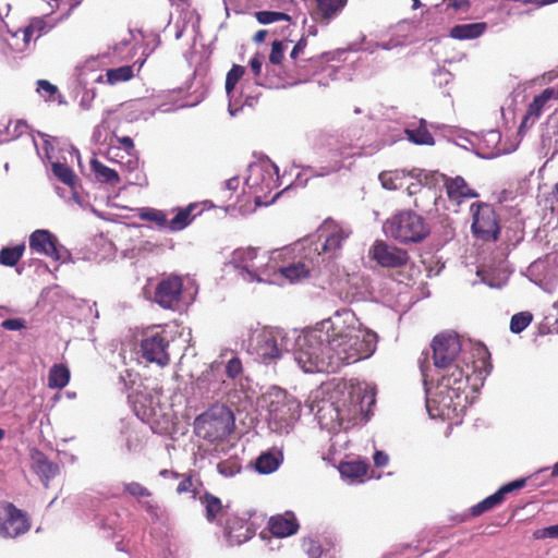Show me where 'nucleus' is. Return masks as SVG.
Returning <instances> with one entry per match:
<instances>
[{"mask_svg":"<svg viewBox=\"0 0 558 558\" xmlns=\"http://www.w3.org/2000/svg\"><path fill=\"white\" fill-rule=\"evenodd\" d=\"M259 259L264 260L266 256H259L254 247L238 248L232 253V263L235 267L245 270L253 279L263 272L264 264Z\"/></svg>","mask_w":558,"mask_h":558,"instance_id":"2eb2a0df","label":"nucleus"},{"mask_svg":"<svg viewBox=\"0 0 558 558\" xmlns=\"http://www.w3.org/2000/svg\"><path fill=\"white\" fill-rule=\"evenodd\" d=\"M267 409L269 423L282 429L299 418L301 404L286 391L275 390L269 395Z\"/></svg>","mask_w":558,"mask_h":558,"instance_id":"39448f33","label":"nucleus"},{"mask_svg":"<svg viewBox=\"0 0 558 558\" xmlns=\"http://www.w3.org/2000/svg\"><path fill=\"white\" fill-rule=\"evenodd\" d=\"M5 502H0V536L8 538Z\"/></svg>","mask_w":558,"mask_h":558,"instance_id":"bf43d9fd","label":"nucleus"},{"mask_svg":"<svg viewBox=\"0 0 558 558\" xmlns=\"http://www.w3.org/2000/svg\"><path fill=\"white\" fill-rule=\"evenodd\" d=\"M472 215L471 231L474 238L483 242H496L500 235V217L493 205L477 202L470 206Z\"/></svg>","mask_w":558,"mask_h":558,"instance_id":"20e7f679","label":"nucleus"},{"mask_svg":"<svg viewBox=\"0 0 558 558\" xmlns=\"http://www.w3.org/2000/svg\"><path fill=\"white\" fill-rule=\"evenodd\" d=\"M526 484L525 478H520L508 484L502 485L496 493L486 497L478 504L471 508V514L473 517H480L486 511L501 505L505 500V496L513 490L523 488Z\"/></svg>","mask_w":558,"mask_h":558,"instance_id":"dca6fc26","label":"nucleus"},{"mask_svg":"<svg viewBox=\"0 0 558 558\" xmlns=\"http://www.w3.org/2000/svg\"><path fill=\"white\" fill-rule=\"evenodd\" d=\"M535 539L558 538V523L544 529L536 530L533 533Z\"/></svg>","mask_w":558,"mask_h":558,"instance_id":"5fc2aeb1","label":"nucleus"},{"mask_svg":"<svg viewBox=\"0 0 558 558\" xmlns=\"http://www.w3.org/2000/svg\"><path fill=\"white\" fill-rule=\"evenodd\" d=\"M307 45V38L301 37L298 43L294 45L293 49L290 52L291 60H298L299 56L303 53L305 47Z\"/></svg>","mask_w":558,"mask_h":558,"instance_id":"13d9d810","label":"nucleus"},{"mask_svg":"<svg viewBox=\"0 0 558 558\" xmlns=\"http://www.w3.org/2000/svg\"><path fill=\"white\" fill-rule=\"evenodd\" d=\"M107 81L110 84L126 82L133 77V69L130 65H123L117 69H110L106 73Z\"/></svg>","mask_w":558,"mask_h":558,"instance_id":"a19ab883","label":"nucleus"},{"mask_svg":"<svg viewBox=\"0 0 558 558\" xmlns=\"http://www.w3.org/2000/svg\"><path fill=\"white\" fill-rule=\"evenodd\" d=\"M280 460L271 452H264L256 459V470L260 474H269L278 469Z\"/></svg>","mask_w":558,"mask_h":558,"instance_id":"c9c22d12","label":"nucleus"},{"mask_svg":"<svg viewBox=\"0 0 558 558\" xmlns=\"http://www.w3.org/2000/svg\"><path fill=\"white\" fill-rule=\"evenodd\" d=\"M5 509L8 537H17L31 529L29 520L22 510L12 502H5Z\"/></svg>","mask_w":558,"mask_h":558,"instance_id":"a211bd4d","label":"nucleus"},{"mask_svg":"<svg viewBox=\"0 0 558 558\" xmlns=\"http://www.w3.org/2000/svg\"><path fill=\"white\" fill-rule=\"evenodd\" d=\"M41 22H34L24 29V40L28 41L35 31H38V37L41 35Z\"/></svg>","mask_w":558,"mask_h":558,"instance_id":"0e129e2a","label":"nucleus"},{"mask_svg":"<svg viewBox=\"0 0 558 558\" xmlns=\"http://www.w3.org/2000/svg\"><path fill=\"white\" fill-rule=\"evenodd\" d=\"M369 256L378 265L386 268H398L407 265L409 254L405 250L376 241L369 250Z\"/></svg>","mask_w":558,"mask_h":558,"instance_id":"f8f14e48","label":"nucleus"},{"mask_svg":"<svg viewBox=\"0 0 558 558\" xmlns=\"http://www.w3.org/2000/svg\"><path fill=\"white\" fill-rule=\"evenodd\" d=\"M234 428L232 412L225 405H215L195 418V434L209 441L226 439Z\"/></svg>","mask_w":558,"mask_h":558,"instance_id":"f03ea898","label":"nucleus"},{"mask_svg":"<svg viewBox=\"0 0 558 558\" xmlns=\"http://www.w3.org/2000/svg\"><path fill=\"white\" fill-rule=\"evenodd\" d=\"M332 59L333 57L330 52H324L317 57L293 60L287 66L286 71L287 77L290 80L289 83L295 85L307 82L323 68L324 62H328Z\"/></svg>","mask_w":558,"mask_h":558,"instance_id":"9d476101","label":"nucleus"},{"mask_svg":"<svg viewBox=\"0 0 558 558\" xmlns=\"http://www.w3.org/2000/svg\"><path fill=\"white\" fill-rule=\"evenodd\" d=\"M53 174L68 186L73 187L75 185L76 175L74 171L65 163L54 162L52 163Z\"/></svg>","mask_w":558,"mask_h":558,"instance_id":"4c0bfd02","label":"nucleus"},{"mask_svg":"<svg viewBox=\"0 0 558 558\" xmlns=\"http://www.w3.org/2000/svg\"><path fill=\"white\" fill-rule=\"evenodd\" d=\"M255 17L260 24H270L275 22L286 21L290 22L291 17L289 14L283 12H275V11H257L255 12Z\"/></svg>","mask_w":558,"mask_h":558,"instance_id":"37998d69","label":"nucleus"},{"mask_svg":"<svg viewBox=\"0 0 558 558\" xmlns=\"http://www.w3.org/2000/svg\"><path fill=\"white\" fill-rule=\"evenodd\" d=\"M198 207V204L193 203L184 208H179L175 216L169 220L168 229L172 232H177L186 228L189 225H191L194 218L201 214L202 210L195 213Z\"/></svg>","mask_w":558,"mask_h":558,"instance_id":"b1692460","label":"nucleus"},{"mask_svg":"<svg viewBox=\"0 0 558 558\" xmlns=\"http://www.w3.org/2000/svg\"><path fill=\"white\" fill-rule=\"evenodd\" d=\"M123 489L125 493H128L129 495L136 497V498L151 496V492L138 482L125 483L123 485Z\"/></svg>","mask_w":558,"mask_h":558,"instance_id":"49530a36","label":"nucleus"},{"mask_svg":"<svg viewBox=\"0 0 558 558\" xmlns=\"http://www.w3.org/2000/svg\"><path fill=\"white\" fill-rule=\"evenodd\" d=\"M347 0H316L314 15L328 23L344 5Z\"/></svg>","mask_w":558,"mask_h":558,"instance_id":"a878e982","label":"nucleus"},{"mask_svg":"<svg viewBox=\"0 0 558 558\" xmlns=\"http://www.w3.org/2000/svg\"><path fill=\"white\" fill-rule=\"evenodd\" d=\"M286 46L280 40H275L271 45L269 61L272 64H280L284 58Z\"/></svg>","mask_w":558,"mask_h":558,"instance_id":"8fccbe9b","label":"nucleus"},{"mask_svg":"<svg viewBox=\"0 0 558 558\" xmlns=\"http://www.w3.org/2000/svg\"><path fill=\"white\" fill-rule=\"evenodd\" d=\"M216 369L211 366L210 369H206L202 373V375L196 379V385L199 389H204L207 392L211 390V377L215 376Z\"/></svg>","mask_w":558,"mask_h":558,"instance_id":"864d4df0","label":"nucleus"},{"mask_svg":"<svg viewBox=\"0 0 558 558\" xmlns=\"http://www.w3.org/2000/svg\"><path fill=\"white\" fill-rule=\"evenodd\" d=\"M326 338L310 333L296 341L294 360L305 373H337L344 365L368 357L376 349L377 335L331 322Z\"/></svg>","mask_w":558,"mask_h":558,"instance_id":"f257e3e1","label":"nucleus"},{"mask_svg":"<svg viewBox=\"0 0 558 558\" xmlns=\"http://www.w3.org/2000/svg\"><path fill=\"white\" fill-rule=\"evenodd\" d=\"M26 245L25 243L17 244L15 246H5L0 250V265L7 267H14L17 265L20 259L23 257Z\"/></svg>","mask_w":558,"mask_h":558,"instance_id":"2f4dec72","label":"nucleus"},{"mask_svg":"<svg viewBox=\"0 0 558 558\" xmlns=\"http://www.w3.org/2000/svg\"><path fill=\"white\" fill-rule=\"evenodd\" d=\"M264 62V57L259 53H256L250 61V66L255 76H258L262 71V65Z\"/></svg>","mask_w":558,"mask_h":558,"instance_id":"052dcab7","label":"nucleus"},{"mask_svg":"<svg viewBox=\"0 0 558 558\" xmlns=\"http://www.w3.org/2000/svg\"><path fill=\"white\" fill-rule=\"evenodd\" d=\"M390 235L398 242L418 243L429 234L426 220L412 210H403L393 215L386 223Z\"/></svg>","mask_w":558,"mask_h":558,"instance_id":"7ed1b4c3","label":"nucleus"},{"mask_svg":"<svg viewBox=\"0 0 558 558\" xmlns=\"http://www.w3.org/2000/svg\"><path fill=\"white\" fill-rule=\"evenodd\" d=\"M199 501L205 508L206 520L210 523L219 521L220 517L223 514L221 500L217 496L206 492L199 498Z\"/></svg>","mask_w":558,"mask_h":558,"instance_id":"bb28decb","label":"nucleus"},{"mask_svg":"<svg viewBox=\"0 0 558 558\" xmlns=\"http://www.w3.org/2000/svg\"><path fill=\"white\" fill-rule=\"evenodd\" d=\"M245 73V68L239 64H234L231 70L227 73L226 77V92L230 94L236 86L238 82L242 78Z\"/></svg>","mask_w":558,"mask_h":558,"instance_id":"c03bdc74","label":"nucleus"},{"mask_svg":"<svg viewBox=\"0 0 558 558\" xmlns=\"http://www.w3.org/2000/svg\"><path fill=\"white\" fill-rule=\"evenodd\" d=\"M31 461L32 470L40 477L46 486L49 481L54 478L59 473V465L49 461L46 454L37 449L31 452Z\"/></svg>","mask_w":558,"mask_h":558,"instance_id":"aec40b11","label":"nucleus"},{"mask_svg":"<svg viewBox=\"0 0 558 558\" xmlns=\"http://www.w3.org/2000/svg\"><path fill=\"white\" fill-rule=\"evenodd\" d=\"M533 320V315L530 312H520L514 314L510 320V330L513 333L523 331Z\"/></svg>","mask_w":558,"mask_h":558,"instance_id":"79ce46f5","label":"nucleus"},{"mask_svg":"<svg viewBox=\"0 0 558 558\" xmlns=\"http://www.w3.org/2000/svg\"><path fill=\"white\" fill-rule=\"evenodd\" d=\"M407 190H408V193L410 195H412V194H422V193L426 195V194L429 193V191L425 190L420 183H411L407 187Z\"/></svg>","mask_w":558,"mask_h":558,"instance_id":"338daca9","label":"nucleus"},{"mask_svg":"<svg viewBox=\"0 0 558 558\" xmlns=\"http://www.w3.org/2000/svg\"><path fill=\"white\" fill-rule=\"evenodd\" d=\"M444 186L448 198L458 205L469 198H475L478 193L469 186L464 178L457 175L454 178L444 177Z\"/></svg>","mask_w":558,"mask_h":558,"instance_id":"f3484780","label":"nucleus"},{"mask_svg":"<svg viewBox=\"0 0 558 558\" xmlns=\"http://www.w3.org/2000/svg\"><path fill=\"white\" fill-rule=\"evenodd\" d=\"M168 347L169 342L162 333L146 335L141 342L142 357L148 363L166 366L170 362Z\"/></svg>","mask_w":558,"mask_h":558,"instance_id":"9b49d317","label":"nucleus"},{"mask_svg":"<svg viewBox=\"0 0 558 558\" xmlns=\"http://www.w3.org/2000/svg\"><path fill=\"white\" fill-rule=\"evenodd\" d=\"M260 178L262 182L265 183L266 189H269L270 185L274 183L272 175L269 172H265L263 169L257 168L256 172L253 171L251 175L246 179V184L251 189H255V203L257 205L262 204L260 198L262 196L258 194L259 192L264 191V187L258 185L257 179Z\"/></svg>","mask_w":558,"mask_h":558,"instance_id":"7c9ffc66","label":"nucleus"},{"mask_svg":"<svg viewBox=\"0 0 558 558\" xmlns=\"http://www.w3.org/2000/svg\"><path fill=\"white\" fill-rule=\"evenodd\" d=\"M226 189L229 191H236L240 186V179L238 177L230 178L225 183Z\"/></svg>","mask_w":558,"mask_h":558,"instance_id":"774afa93","label":"nucleus"},{"mask_svg":"<svg viewBox=\"0 0 558 558\" xmlns=\"http://www.w3.org/2000/svg\"><path fill=\"white\" fill-rule=\"evenodd\" d=\"M37 93L45 98V100H54V96L58 93V87L51 84L47 80H38L37 81Z\"/></svg>","mask_w":558,"mask_h":558,"instance_id":"a18cd8bd","label":"nucleus"},{"mask_svg":"<svg viewBox=\"0 0 558 558\" xmlns=\"http://www.w3.org/2000/svg\"><path fill=\"white\" fill-rule=\"evenodd\" d=\"M225 372L230 379L238 378L243 373V365L241 360L238 356L230 359L226 364Z\"/></svg>","mask_w":558,"mask_h":558,"instance_id":"09e8293b","label":"nucleus"},{"mask_svg":"<svg viewBox=\"0 0 558 558\" xmlns=\"http://www.w3.org/2000/svg\"><path fill=\"white\" fill-rule=\"evenodd\" d=\"M301 548L306 554L307 558H320L325 553L322 543L311 536L302 538Z\"/></svg>","mask_w":558,"mask_h":558,"instance_id":"58836bf2","label":"nucleus"},{"mask_svg":"<svg viewBox=\"0 0 558 558\" xmlns=\"http://www.w3.org/2000/svg\"><path fill=\"white\" fill-rule=\"evenodd\" d=\"M146 512L155 520H159L161 518V508L158 504H154L151 501H145L142 504Z\"/></svg>","mask_w":558,"mask_h":558,"instance_id":"4d7b16f0","label":"nucleus"},{"mask_svg":"<svg viewBox=\"0 0 558 558\" xmlns=\"http://www.w3.org/2000/svg\"><path fill=\"white\" fill-rule=\"evenodd\" d=\"M373 459H374V464L377 466V468H384L388 464L389 462V457L387 453H385L384 451H380V450H377L375 451L374 456H373Z\"/></svg>","mask_w":558,"mask_h":558,"instance_id":"e2e57ef3","label":"nucleus"},{"mask_svg":"<svg viewBox=\"0 0 558 558\" xmlns=\"http://www.w3.org/2000/svg\"><path fill=\"white\" fill-rule=\"evenodd\" d=\"M90 168L94 171L97 180L101 183H110L116 185L120 182L119 173L114 169L105 166L98 159L90 160Z\"/></svg>","mask_w":558,"mask_h":558,"instance_id":"c85d7f7f","label":"nucleus"},{"mask_svg":"<svg viewBox=\"0 0 558 558\" xmlns=\"http://www.w3.org/2000/svg\"><path fill=\"white\" fill-rule=\"evenodd\" d=\"M28 125L23 120L10 121L7 126V132L12 137H20L27 132Z\"/></svg>","mask_w":558,"mask_h":558,"instance_id":"3c124183","label":"nucleus"},{"mask_svg":"<svg viewBox=\"0 0 558 558\" xmlns=\"http://www.w3.org/2000/svg\"><path fill=\"white\" fill-rule=\"evenodd\" d=\"M255 535L253 524L239 515H229L225 522V536L231 546L241 545Z\"/></svg>","mask_w":558,"mask_h":558,"instance_id":"ddd939ff","label":"nucleus"},{"mask_svg":"<svg viewBox=\"0 0 558 558\" xmlns=\"http://www.w3.org/2000/svg\"><path fill=\"white\" fill-rule=\"evenodd\" d=\"M316 417L319 424L327 429H333L336 426H340L344 420L341 411L335 407L332 402L323 401L319 405Z\"/></svg>","mask_w":558,"mask_h":558,"instance_id":"4be33fe9","label":"nucleus"},{"mask_svg":"<svg viewBox=\"0 0 558 558\" xmlns=\"http://www.w3.org/2000/svg\"><path fill=\"white\" fill-rule=\"evenodd\" d=\"M117 142L120 144V147H122L128 154H131V151L134 149V143L130 136L117 137Z\"/></svg>","mask_w":558,"mask_h":558,"instance_id":"69168bd1","label":"nucleus"},{"mask_svg":"<svg viewBox=\"0 0 558 558\" xmlns=\"http://www.w3.org/2000/svg\"><path fill=\"white\" fill-rule=\"evenodd\" d=\"M178 494L191 493L193 498H196L197 490L194 487L192 475H184L183 480L177 486Z\"/></svg>","mask_w":558,"mask_h":558,"instance_id":"603ef678","label":"nucleus"},{"mask_svg":"<svg viewBox=\"0 0 558 558\" xmlns=\"http://www.w3.org/2000/svg\"><path fill=\"white\" fill-rule=\"evenodd\" d=\"M405 133L408 138L417 145H433L435 142L424 121H421L417 128L407 129Z\"/></svg>","mask_w":558,"mask_h":558,"instance_id":"473e14b6","label":"nucleus"},{"mask_svg":"<svg viewBox=\"0 0 558 558\" xmlns=\"http://www.w3.org/2000/svg\"><path fill=\"white\" fill-rule=\"evenodd\" d=\"M352 150L353 147L351 145L342 146L338 149L331 150L330 162L324 168V174L339 171L343 167V161L355 155Z\"/></svg>","mask_w":558,"mask_h":558,"instance_id":"cd10ccee","label":"nucleus"},{"mask_svg":"<svg viewBox=\"0 0 558 558\" xmlns=\"http://www.w3.org/2000/svg\"><path fill=\"white\" fill-rule=\"evenodd\" d=\"M464 362H459L447 367L440 368L441 377L438 387L441 393L452 401L460 397L468 387L469 373L471 367L468 364L462 365Z\"/></svg>","mask_w":558,"mask_h":558,"instance_id":"0eeeda50","label":"nucleus"},{"mask_svg":"<svg viewBox=\"0 0 558 558\" xmlns=\"http://www.w3.org/2000/svg\"><path fill=\"white\" fill-rule=\"evenodd\" d=\"M551 99H558V89L545 88L539 95L535 96L527 107L520 128L526 126L530 120L533 124L541 117L546 104Z\"/></svg>","mask_w":558,"mask_h":558,"instance_id":"412c9836","label":"nucleus"},{"mask_svg":"<svg viewBox=\"0 0 558 558\" xmlns=\"http://www.w3.org/2000/svg\"><path fill=\"white\" fill-rule=\"evenodd\" d=\"M279 271L291 283L308 276V268L300 262L281 267Z\"/></svg>","mask_w":558,"mask_h":558,"instance_id":"72a5a7b5","label":"nucleus"},{"mask_svg":"<svg viewBox=\"0 0 558 558\" xmlns=\"http://www.w3.org/2000/svg\"><path fill=\"white\" fill-rule=\"evenodd\" d=\"M29 248L33 253L44 255L53 260L61 258L58 248V239L49 230L37 229L29 235Z\"/></svg>","mask_w":558,"mask_h":558,"instance_id":"4468645a","label":"nucleus"},{"mask_svg":"<svg viewBox=\"0 0 558 558\" xmlns=\"http://www.w3.org/2000/svg\"><path fill=\"white\" fill-rule=\"evenodd\" d=\"M444 3L447 5V8H451L456 11L458 10H465L470 7L469 0H444Z\"/></svg>","mask_w":558,"mask_h":558,"instance_id":"680f3d73","label":"nucleus"},{"mask_svg":"<svg viewBox=\"0 0 558 558\" xmlns=\"http://www.w3.org/2000/svg\"><path fill=\"white\" fill-rule=\"evenodd\" d=\"M142 220L150 221L156 223L159 228H168V218L165 211L155 208H146L141 214Z\"/></svg>","mask_w":558,"mask_h":558,"instance_id":"ea45409f","label":"nucleus"},{"mask_svg":"<svg viewBox=\"0 0 558 558\" xmlns=\"http://www.w3.org/2000/svg\"><path fill=\"white\" fill-rule=\"evenodd\" d=\"M404 172L403 171H399V170H395V171H383L380 174H379V180L381 182V185L386 189V190H398V189H401L403 183V179H404Z\"/></svg>","mask_w":558,"mask_h":558,"instance_id":"e433bc0d","label":"nucleus"},{"mask_svg":"<svg viewBox=\"0 0 558 558\" xmlns=\"http://www.w3.org/2000/svg\"><path fill=\"white\" fill-rule=\"evenodd\" d=\"M318 240L314 243L315 251L320 255H327L328 258H336L342 248V243L349 238L350 232H347L342 227L332 220H325L317 230Z\"/></svg>","mask_w":558,"mask_h":558,"instance_id":"423d86ee","label":"nucleus"},{"mask_svg":"<svg viewBox=\"0 0 558 558\" xmlns=\"http://www.w3.org/2000/svg\"><path fill=\"white\" fill-rule=\"evenodd\" d=\"M432 347L434 365L438 369L464 362V359L460 356L461 343L458 337L450 335L436 336Z\"/></svg>","mask_w":558,"mask_h":558,"instance_id":"1a4fd4ad","label":"nucleus"},{"mask_svg":"<svg viewBox=\"0 0 558 558\" xmlns=\"http://www.w3.org/2000/svg\"><path fill=\"white\" fill-rule=\"evenodd\" d=\"M257 354L264 363H269L281 356L277 339L270 333H263L258 337Z\"/></svg>","mask_w":558,"mask_h":558,"instance_id":"5701e85b","label":"nucleus"},{"mask_svg":"<svg viewBox=\"0 0 558 558\" xmlns=\"http://www.w3.org/2000/svg\"><path fill=\"white\" fill-rule=\"evenodd\" d=\"M218 472L223 476H233L241 471V465L234 459H228L217 464Z\"/></svg>","mask_w":558,"mask_h":558,"instance_id":"de8ad7c7","label":"nucleus"},{"mask_svg":"<svg viewBox=\"0 0 558 558\" xmlns=\"http://www.w3.org/2000/svg\"><path fill=\"white\" fill-rule=\"evenodd\" d=\"M299 522L292 512L274 515L268 521V529L276 537H287L295 534L299 530Z\"/></svg>","mask_w":558,"mask_h":558,"instance_id":"6ab92c4d","label":"nucleus"},{"mask_svg":"<svg viewBox=\"0 0 558 558\" xmlns=\"http://www.w3.org/2000/svg\"><path fill=\"white\" fill-rule=\"evenodd\" d=\"M486 23L458 24L450 29V37L458 40L475 39L486 31Z\"/></svg>","mask_w":558,"mask_h":558,"instance_id":"393cba45","label":"nucleus"},{"mask_svg":"<svg viewBox=\"0 0 558 558\" xmlns=\"http://www.w3.org/2000/svg\"><path fill=\"white\" fill-rule=\"evenodd\" d=\"M182 295L183 279L177 275H169L156 284L153 301L163 310L177 311Z\"/></svg>","mask_w":558,"mask_h":558,"instance_id":"6e6552de","label":"nucleus"},{"mask_svg":"<svg viewBox=\"0 0 558 558\" xmlns=\"http://www.w3.org/2000/svg\"><path fill=\"white\" fill-rule=\"evenodd\" d=\"M340 473L350 478H361L366 475L368 465L362 461H350L340 464Z\"/></svg>","mask_w":558,"mask_h":558,"instance_id":"f704fd0d","label":"nucleus"},{"mask_svg":"<svg viewBox=\"0 0 558 558\" xmlns=\"http://www.w3.org/2000/svg\"><path fill=\"white\" fill-rule=\"evenodd\" d=\"M1 327L4 330H21L26 328V322L24 318H8L1 323Z\"/></svg>","mask_w":558,"mask_h":558,"instance_id":"6e6d98bb","label":"nucleus"},{"mask_svg":"<svg viewBox=\"0 0 558 558\" xmlns=\"http://www.w3.org/2000/svg\"><path fill=\"white\" fill-rule=\"evenodd\" d=\"M70 380V371L63 364H54L48 374V387L54 389L64 388Z\"/></svg>","mask_w":558,"mask_h":558,"instance_id":"c756f323","label":"nucleus"}]
</instances>
